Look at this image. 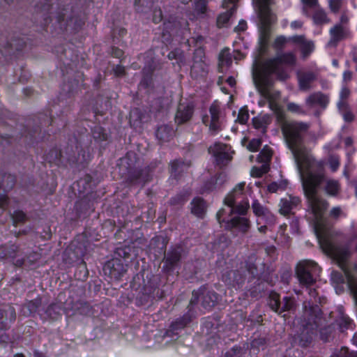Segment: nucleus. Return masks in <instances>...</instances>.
<instances>
[{
  "instance_id": "nucleus-1",
  "label": "nucleus",
  "mask_w": 357,
  "mask_h": 357,
  "mask_svg": "<svg viewBox=\"0 0 357 357\" xmlns=\"http://www.w3.org/2000/svg\"><path fill=\"white\" fill-rule=\"evenodd\" d=\"M296 63V56L293 52L278 53L275 57L266 59L261 63L256 60L252 67V77L260 94L266 98H269L267 86L270 77L275 75L280 80L287 79L289 75L286 67H293Z\"/></svg>"
},
{
  "instance_id": "nucleus-2",
  "label": "nucleus",
  "mask_w": 357,
  "mask_h": 357,
  "mask_svg": "<svg viewBox=\"0 0 357 357\" xmlns=\"http://www.w3.org/2000/svg\"><path fill=\"white\" fill-rule=\"evenodd\" d=\"M310 123L303 121H284L281 130L287 147L291 151L298 169L311 167L314 158L304 144L305 136L308 133Z\"/></svg>"
},
{
  "instance_id": "nucleus-3",
  "label": "nucleus",
  "mask_w": 357,
  "mask_h": 357,
  "mask_svg": "<svg viewBox=\"0 0 357 357\" xmlns=\"http://www.w3.org/2000/svg\"><path fill=\"white\" fill-rule=\"evenodd\" d=\"M323 172L307 174L301 178L302 187L308 204L317 219H321L328 206V202L318 195L320 185L324 181Z\"/></svg>"
},
{
  "instance_id": "nucleus-4",
  "label": "nucleus",
  "mask_w": 357,
  "mask_h": 357,
  "mask_svg": "<svg viewBox=\"0 0 357 357\" xmlns=\"http://www.w3.org/2000/svg\"><path fill=\"white\" fill-rule=\"evenodd\" d=\"M255 11L259 20V43L261 49L267 47L271 36L270 26L275 23L276 17L271 12L270 5L273 4V0H252Z\"/></svg>"
},
{
  "instance_id": "nucleus-5",
  "label": "nucleus",
  "mask_w": 357,
  "mask_h": 357,
  "mask_svg": "<svg viewBox=\"0 0 357 357\" xmlns=\"http://www.w3.org/2000/svg\"><path fill=\"white\" fill-rule=\"evenodd\" d=\"M220 300V296L218 293L206 286H202L198 290L192 291L188 305L194 309V306L199 303L204 310L209 312L218 305Z\"/></svg>"
},
{
  "instance_id": "nucleus-6",
  "label": "nucleus",
  "mask_w": 357,
  "mask_h": 357,
  "mask_svg": "<svg viewBox=\"0 0 357 357\" xmlns=\"http://www.w3.org/2000/svg\"><path fill=\"white\" fill-rule=\"evenodd\" d=\"M323 172L324 181L322 184L324 183V190L327 195L333 197H336L339 195L341 186L338 181L327 178L326 176L325 169L324 165L321 162H316L314 160V164L311 167H303L298 169L300 177L302 178L303 176H306L307 174L311 173L312 174H317L319 171Z\"/></svg>"
},
{
  "instance_id": "nucleus-7",
  "label": "nucleus",
  "mask_w": 357,
  "mask_h": 357,
  "mask_svg": "<svg viewBox=\"0 0 357 357\" xmlns=\"http://www.w3.org/2000/svg\"><path fill=\"white\" fill-rule=\"evenodd\" d=\"M303 308V315L298 321V325L310 330L317 331L323 320L321 308L319 306L313 305L311 301L304 302Z\"/></svg>"
},
{
  "instance_id": "nucleus-8",
  "label": "nucleus",
  "mask_w": 357,
  "mask_h": 357,
  "mask_svg": "<svg viewBox=\"0 0 357 357\" xmlns=\"http://www.w3.org/2000/svg\"><path fill=\"white\" fill-rule=\"evenodd\" d=\"M186 254L185 248L181 244L170 246L169 250L165 252L162 260L163 264L162 271L167 274L172 273L176 268L180 266L181 260L185 257Z\"/></svg>"
},
{
  "instance_id": "nucleus-9",
  "label": "nucleus",
  "mask_w": 357,
  "mask_h": 357,
  "mask_svg": "<svg viewBox=\"0 0 357 357\" xmlns=\"http://www.w3.org/2000/svg\"><path fill=\"white\" fill-rule=\"evenodd\" d=\"M319 267L316 262L312 260L301 261L296 266V274L300 284L303 287H312L316 282L314 274Z\"/></svg>"
},
{
  "instance_id": "nucleus-10",
  "label": "nucleus",
  "mask_w": 357,
  "mask_h": 357,
  "mask_svg": "<svg viewBox=\"0 0 357 357\" xmlns=\"http://www.w3.org/2000/svg\"><path fill=\"white\" fill-rule=\"evenodd\" d=\"M245 268L252 279L257 280V286L254 287L249 290L251 297L257 298L261 291L264 290V287H261V286L264 285L262 282H266L271 285H273L269 274L266 273H261L258 269L257 264L254 261L250 259L246 261Z\"/></svg>"
},
{
  "instance_id": "nucleus-11",
  "label": "nucleus",
  "mask_w": 357,
  "mask_h": 357,
  "mask_svg": "<svg viewBox=\"0 0 357 357\" xmlns=\"http://www.w3.org/2000/svg\"><path fill=\"white\" fill-rule=\"evenodd\" d=\"M268 305L273 311L278 314H281L287 311H294L296 307V301L294 297L284 296L281 300L280 294L275 291L270 293L268 298Z\"/></svg>"
},
{
  "instance_id": "nucleus-12",
  "label": "nucleus",
  "mask_w": 357,
  "mask_h": 357,
  "mask_svg": "<svg viewBox=\"0 0 357 357\" xmlns=\"http://www.w3.org/2000/svg\"><path fill=\"white\" fill-rule=\"evenodd\" d=\"M163 36L168 33L169 36L184 35L188 30V22L185 20H178L170 17L163 24Z\"/></svg>"
},
{
  "instance_id": "nucleus-13",
  "label": "nucleus",
  "mask_w": 357,
  "mask_h": 357,
  "mask_svg": "<svg viewBox=\"0 0 357 357\" xmlns=\"http://www.w3.org/2000/svg\"><path fill=\"white\" fill-rule=\"evenodd\" d=\"M227 146L221 144H215L208 149V152L215 158V165L220 168L227 166L232 160V156L227 151Z\"/></svg>"
},
{
  "instance_id": "nucleus-14",
  "label": "nucleus",
  "mask_w": 357,
  "mask_h": 357,
  "mask_svg": "<svg viewBox=\"0 0 357 357\" xmlns=\"http://www.w3.org/2000/svg\"><path fill=\"white\" fill-rule=\"evenodd\" d=\"M192 165L190 160L183 158H176L171 160L169 163L168 169L169 178L178 181L183 176L185 170L188 169Z\"/></svg>"
},
{
  "instance_id": "nucleus-15",
  "label": "nucleus",
  "mask_w": 357,
  "mask_h": 357,
  "mask_svg": "<svg viewBox=\"0 0 357 357\" xmlns=\"http://www.w3.org/2000/svg\"><path fill=\"white\" fill-rule=\"evenodd\" d=\"M86 88L84 76L83 73L78 72L75 73L73 78L70 79L68 82L63 85V90L68 93L69 97H73Z\"/></svg>"
},
{
  "instance_id": "nucleus-16",
  "label": "nucleus",
  "mask_w": 357,
  "mask_h": 357,
  "mask_svg": "<svg viewBox=\"0 0 357 357\" xmlns=\"http://www.w3.org/2000/svg\"><path fill=\"white\" fill-rule=\"evenodd\" d=\"M162 68V63L152 61L151 63L145 66L142 70V79L139 84L140 87L149 89L153 86V74L156 70Z\"/></svg>"
},
{
  "instance_id": "nucleus-17",
  "label": "nucleus",
  "mask_w": 357,
  "mask_h": 357,
  "mask_svg": "<svg viewBox=\"0 0 357 357\" xmlns=\"http://www.w3.org/2000/svg\"><path fill=\"white\" fill-rule=\"evenodd\" d=\"M139 298L142 304H146L152 299H162L165 296L164 291L160 289L153 281H149L143 289Z\"/></svg>"
},
{
  "instance_id": "nucleus-18",
  "label": "nucleus",
  "mask_w": 357,
  "mask_h": 357,
  "mask_svg": "<svg viewBox=\"0 0 357 357\" xmlns=\"http://www.w3.org/2000/svg\"><path fill=\"white\" fill-rule=\"evenodd\" d=\"M103 271L105 275H109L111 278L118 280L126 273V269L120 259H114L108 261L105 264Z\"/></svg>"
},
{
  "instance_id": "nucleus-19",
  "label": "nucleus",
  "mask_w": 357,
  "mask_h": 357,
  "mask_svg": "<svg viewBox=\"0 0 357 357\" xmlns=\"http://www.w3.org/2000/svg\"><path fill=\"white\" fill-rule=\"evenodd\" d=\"M188 312L182 317L176 319L172 322L169 326V331L174 333L186 327L195 318V312L191 305H188Z\"/></svg>"
},
{
  "instance_id": "nucleus-20",
  "label": "nucleus",
  "mask_w": 357,
  "mask_h": 357,
  "mask_svg": "<svg viewBox=\"0 0 357 357\" xmlns=\"http://www.w3.org/2000/svg\"><path fill=\"white\" fill-rule=\"evenodd\" d=\"M299 333L294 337V342L301 347H307L312 342L313 336L317 330H310L306 327L299 326Z\"/></svg>"
},
{
  "instance_id": "nucleus-21",
  "label": "nucleus",
  "mask_w": 357,
  "mask_h": 357,
  "mask_svg": "<svg viewBox=\"0 0 357 357\" xmlns=\"http://www.w3.org/2000/svg\"><path fill=\"white\" fill-rule=\"evenodd\" d=\"M194 107L192 105L181 104L178 107L175 116V122L177 125H181L189 121L192 117Z\"/></svg>"
},
{
  "instance_id": "nucleus-22",
  "label": "nucleus",
  "mask_w": 357,
  "mask_h": 357,
  "mask_svg": "<svg viewBox=\"0 0 357 357\" xmlns=\"http://www.w3.org/2000/svg\"><path fill=\"white\" fill-rule=\"evenodd\" d=\"M330 33L331 35V39L329 42V45H336L339 41L348 38L350 35L349 29L340 24H337L331 28Z\"/></svg>"
},
{
  "instance_id": "nucleus-23",
  "label": "nucleus",
  "mask_w": 357,
  "mask_h": 357,
  "mask_svg": "<svg viewBox=\"0 0 357 357\" xmlns=\"http://www.w3.org/2000/svg\"><path fill=\"white\" fill-rule=\"evenodd\" d=\"M211 114L209 130L212 134H215L221 130V121L220 118V108L217 105L213 104L209 109Z\"/></svg>"
},
{
  "instance_id": "nucleus-24",
  "label": "nucleus",
  "mask_w": 357,
  "mask_h": 357,
  "mask_svg": "<svg viewBox=\"0 0 357 357\" xmlns=\"http://www.w3.org/2000/svg\"><path fill=\"white\" fill-rule=\"evenodd\" d=\"M328 102V96L321 92L313 93L306 99V104L311 107L317 105L322 109H325Z\"/></svg>"
},
{
  "instance_id": "nucleus-25",
  "label": "nucleus",
  "mask_w": 357,
  "mask_h": 357,
  "mask_svg": "<svg viewBox=\"0 0 357 357\" xmlns=\"http://www.w3.org/2000/svg\"><path fill=\"white\" fill-rule=\"evenodd\" d=\"M301 203V199L298 197L289 195L288 198H283L280 200V208L279 212L284 215H288L291 213L293 208H296Z\"/></svg>"
},
{
  "instance_id": "nucleus-26",
  "label": "nucleus",
  "mask_w": 357,
  "mask_h": 357,
  "mask_svg": "<svg viewBox=\"0 0 357 357\" xmlns=\"http://www.w3.org/2000/svg\"><path fill=\"white\" fill-rule=\"evenodd\" d=\"M15 319L16 313L13 307L0 309V329L6 330L8 328V322H13Z\"/></svg>"
},
{
  "instance_id": "nucleus-27",
  "label": "nucleus",
  "mask_w": 357,
  "mask_h": 357,
  "mask_svg": "<svg viewBox=\"0 0 357 357\" xmlns=\"http://www.w3.org/2000/svg\"><path fill=\"white\" fill-rule=\"evenodd\" d=\"M204 55V51L202 49L196 50L194 52L193 64L191 67V73L196 75L204 73L206 64L202 60Z\"/></svg>"
},
{
  "instance_id": "nucleus-28",
  "label": "nucleus",
  "mask_w": 357,
  "mask_h": 357,
  "mask_svg": "<svg viewBox=\"0 0 357 357\" xmlns=\"http://www.w3.org/2000/svg\"><path fill=\"white\" fill-rule=\"evenodd\" d=\"M299 87L301 91H308L311 88V83L317 79L313 72H301L298 73Z\"/></svg>"
},
{
  "instance_id": "nucleus-29",
  "label": "nucleus",
  "mask_w": 357,
  "mask_h": 357,
  "mask_svg": "<svg viewBox=\"0 0 357 357\" xmlns=\"http://www.w3.org/2000/svg\"><path fill=\"white\" fill-rule=\"evenodd\" d=\"M244 186L245 183H238L225 198V204L233 207L236 201L243 195Z\"/></svg>"
},
{
  "instance_id": "nucleus-30",
  "label": "nucleus",
  "mask_w": 357,
  "mask_h": 357,
  "mask_svg": "<svg viewBox=\"0 0 357 357\" xmlns=\"http://www.w3.org/2000/svg\"><path fill=\"white\" fill-rule=\"evenodd\" d=\"M191 205L192 213L198 218H203L207 209L204 199L202 197H195L192 199Z\"/></svg>"
},
{
  "instance_id": "nucleus-31",
  "label": "nucleus",
  "mask_w": 357,
  "mask_h": 357,
  "mask_svg": "<svg viewBox=\"0 0 357 357\" xmlns=\"http://www.w3.org/2000/svg\"><path fill=\"white\" fill-rule=\"evenodd\" d=\"M138 160L137 154L133 151L128 152L125 157L120 160L119 167L121 169H126L128 171L136 168Z\"/></svg>"
},
{
  "instance_id": "nucleus-32",
  "label": "nucleus",
  "mask_w": 357,
  "mask_h": 357,
  "mask_svg": "<svg viewBox=\"0 0 357 357\" xmlns=\"http://www.w3.org/2000/svg\"><path fill=\"white\" fill-rule=\"evenodd\" d=\"M147 174H144V171L141 169L135 168L133 170L128 171V181L130 184H137L142 183L143 184L147 181Z\"/></svg>"
},
{
  "instance_id": "nucleus-33",
  "label": "nucleus",
  "mask_w": 357,
  "mask_h": 357,
  "mask_svg": "<svg viewBox=\"0 0 357 357\" xmlns=\"http://www.w3.org/2000/svg\"><path fill=\"white\" fill-rule=\"evenodd\" d=\"M225 282L233 287L239 286L245 281V275L239 270L230 271L225 275Z\"/></svg>"
},
{
  "instance_id": "nucleus-34",
  "label": "nucleus",
  "mask_w": 357,
  "mask_h": 357,
  "mask_svg": "<svg viewBox=\"0 0 357 357\" xmlns=\"http://www.w3.org/2000/svg\"><path fill=\"white\" fill-rule=\"evenodd\" d=\"M174 135L173 128L168 125H162L156 130V137L162 142H169Z\"/></svg>"
},
{
  "instance_id": "nucleus-35",
  "label": "nucleus",
  "mask_w": 357,
  "mask_h": 357,
  "mask_svg": "<svg viewBox=\"0 0 357 357\" xmlns=\"http://www.w3.org/2000/svg\"><path fill=\"white\" fill-rule=\"evenodd\" d=\"M337 107L346 122L351 123L354 120V114L347 100H340Z\"/></svg>"
},
{
  "instance_id": "nucleus-36",
  "label": "nucleus",
  "mask_w": 357,
  "mask_h": 357,
  "mask_svg": "<svg viewBox=\"0 0 357 357\" xmlns=\"http://www.w3.org/2000/svg\"><path fill=\"white\" fill-rule=\"evenodd\" d=\"M227 222L230 223L231 227L238 228L243 233L247 232L250 227L249 220L245 218L234 217L227 220Z\"/></svg>"
},
{
  "instance_id": "nucleus-37",
  "label": "nucleus",
  "mask_w": 357,
  "mask_h": 357,
  "mask_svg": "<svg viewBox=\"0 0 357 357\" xmlns=\"http://www.w3.org/2000/svg\"><path fill=\"white\" fill-rule=\"evenodd\" d=\"M311 16L314 22L318 25L328 23L330 21L326 13L320 8V6H318L316 9L312 10Z\"/></svg>"
},
{
  "instance_id": "nucleus-38",
  "label": "nucleus",
  "mask_w": 357,
  "mask_h": 357,
  "mask_svg": "<svg viewBox=\"0 0 357 357\" xmlns=\"http://www.w3.org/2000/svg\"><path fill=\"white\" fill-rule=\"evenodd\" d=\"M252 208L255 215L258 217L273 218L270 211L263 206L257 200L252 202Z\"/></svg>"
},
{
  "instance_id": "nucleus-39",
  "label": "nucleus",
  "mask_w": 357,
  "mask_h": 357,
  "mask_svg": "<svg viewBox=\"0 0 357 357\" xmlns=\"http://www.w3.org/2000/svg\"><path fill=\"white\" fill-rule=\"evenodd\" d=\"M16 183V178L10 174H4L3 176L1 186L4 192H7L13 189Z\"/></svg>"
},
{
  "instance_id": "nucleus-40",
  "label": "nucleus",
  "mask_w": 357,
  "mask_h": 357,
  "mask_svg": "<svg viewBox=\"0 0 357 357\" xmlns=\"http://www.w3.org/2000/svg\"><path fill=\"white\" fill-rule=\"evenodd\" d=\"M303 13L307 17H311L312 10L319 6L318 0H301Z\"/></svg>"
},
{
  "instance_id": "nucleus-41",
  "label": "nucleus",
  "mask_w": 357,
  "mask_h": 357,
  "mask_svg": "<svg viewBox=\"0 0 357 357\" xmlns=\"http://www.w3.org/2000/svg\"><path fill=\"white\" fill-rule=\"evenodd\" d=\"M63 157L62 153L60 150L54 148L50 151L46 155V159L50 163L59 165L61 162V158Z\"/></svg>"
},
{
  "instance_id": "nucleus-42",
  "label": "nucleus",
  "mask_w": 357,
  "mask_h": 357,
  "mask_svg": "<svg viewBox=\"0 0 357 357\" xmlns=\"http://www.w3.org/2000/svg\"><path fill=\"white\" fill-rule=\"evenodd\" d=\"M232 63V59L229 50L228 48L223 49L219 54V66H229Z\"/></svg>"
},
{
  "instance_id": "nucleus-43",
  "label": "nucleus",
  "mask_w": 357,
  "mask_h": 357,
  "mask_svg": "<svg viewBox=\"0 0 357 357\" xmlns=\"http://www.w3.org/2000/svg\"><path fill=\"white\" fill-rule=\"evenodd\" d=\"M271 122L270 117L268 116H263L261 117H255L252 119V125L256 129L263 128L266 129V127ZM265 132V130H264Z\"/></svg>"
},
{
  "instance_id": "nucleus-44",
  "label": "nucleus",
  "mask_w": 357,
  "mask_h": 357,
  "mask_svg": "<svg viewBox=\"0 0 357 357\" xmlns=\"http://www.w3.org/2000/svg\"><path fill=\"white\" fill-rule=\"evenodd\" d=\"M306 288L309 290L308 294L310 296V298L308 301H311L313 305L319 306L318 303L322 304L326 303V298L324 297L318 296V292L315 289H312L311 287Z\"/></svg>"
},
{
  "instance_id": "nucleus-45",
  "label": "nucleus",
  "mask_w": 357,
  "mask_h": 357,
  "mask_svg": "<svg viewBox=\"0 0 357 357\" xmlns=\"http://www.w3.org/2000/svg\"><path fill=\"white\" fill-rule=\"evenodd\" d=\"M93 139L97 142L106 141L107 139V134L105 129L99 126H95L92 130Z\"/></svg>"
},
{
  "instance_id": "nucleus-46",
  "label": "nucleus",
  "mask_w": 357,
  "mask_h": 357,
  "mask_svg": "<svg viewBox=\"0 0 357 357\" xmlns=\"http://www.w3.org/2000/svg\"><path fill=\"white\" fill-rule=\"evenodd\" d=\"M236 10V6L234 5L233 7L226 13L220 14L217 19V25L219 28L222 27L229 20L231 15Z\"/></svg>"
},
{
  "instance_id": "nucleus-47",
  "label": "nucleus",
  "mask_w": 357,
  "mask_h": 357,
  "mask_svg": "<svg viewBox=\"0 0 357 357\" xmlns=\"http://www.w3.org/2000/svg\"><path fill=\"white\" fill-rule=\"evenodd\" d=\"M249 204L248 202H241L238 205L234 206L233 207H230L229 215L232 213H238L239 215H245L246 214L248 208Z\"/></svg>"
},
{
  "instance_id": "nucleus-48",
  "label": "nucleus",
  "mask_w": 357,
  "mask_h": 357,
  "mask_svg": "<svg viewBox=\"0 0 357 357\" xmlns=\"http://www.w3.org/2000/svg\"><path fill=\"white\" fill-rule=\"evenodd\" d=\"M269 170L268 163H264L260 167H254L251 170V176L256 178L261 177Z\"/></svg>"
},
{
  "instance_id": "nucleus-49",
  "label": "nucleus",
  "mask_w": 357,
  "mask_h": 357,
  "mask_svg": "<svg viewBox=\"0 0 357 357\" xmlns=\"http://www.w3.org/2000/svg\"><path fill=\"white\" fill-rule=\"evenodd\" d=\"M314 50V43L312 41L305 40L301 46L302 56L305 59Z\"/></svg>"
},
{
  "instance_id": "nucleus-50",
  "label": "nucleus",
  "mask_w": 357,
  "mask_h": 357,
  "mask_svg": "<svg viewBox=\"0 0 357 357\" xmlns=\"http://www.w3.org/2000/svg\"><path fill=\"white\" fill-rule=\"evenodd\" d=\"M331 357H357V352H350L348 348L343 347L334 352Z\"/></svg>"
},
{
  "instance_id": "nucleus-51",
  "label": "nucleus",
  "mask_w": 357,
  "mask_h": 357,
  "mask_svg": "<svg viewBox=\"0 0 357 357\" xmlns=\"http://www.w3.org/2000/svg\"><path fill=\"white\" fill-rule=\"evenodd\" d=\"M289 39L283 36L277 37L273 44V47L278 52H281L285 47Z\"/></svg>"
},
{
  "instance_id": "nucleus-52",
  "label": "nucleus",
  "mask_w": 357,
  "mask_h": 357,
  "mask_svg": "<svg viewBox=\"0 0 357 357\" xmlns=\"http://www.w3.org/2000/svg\"><path fill=\"white\" fill-rule=\"evenodd\" d=\"M60 307L56 304H51L48 306L46 313L52 319H57L59 314Z\"/></svg>"
},
{
  "instance_id": "nucleus-53",
  "label": "nucleus",
  "mask_w": 357,
  "mask_h": 357,
  "mask_svg": "<svg viewBox=\"0 0 357 357\" xmlns=\"http://www.w3.org/2000/svg\"><path fill=\"white\" fill-rule=\"evenodd\" d=\"M268 342V340L265 337H257V338H255L252 343H251V346L252 348H257V349H260L261 348L262 349H264V347H266V345L267 344Z\"/></svg>"
},
{
  "instance_id": "nucleus-54",
  "label": "nucleus",
  "mask_w": 357,
  "mask_h": 357,
  "mask_svg": "<svg viewBox=\"0 0 357 357\" xmlns=\"http://www.w3.org/2000/svg\"><path fill=\"white\" fill-rule=\"evenodd\" d=\"M168 243V239L167 237L163 236H157L152 238L151 244H158L160 246V250L166 248Z\"/></svg>"
},
{
  "instance_id": "nucleus-55",
  "label": "nucleus",
  "mask_w": 357,
  "mask_h": 357,
  "mask_svg": "<svg viewBox=\"0 0 357 357\" xmlns=\"http://www.w3.org/2000/svg\"><path fill=\"white\" fill-rule=\"evenodd\" d=\"M185 202L186 198L184 195L177 194L169 199V204L171 206H179L183 204Z\"/></svg>"
},
{
  "instance_id": "nucleus-56",
  "label": "nucleus",
  "mask_w": 357,
  "mask_h": 357,
  "mask_svg": "<svg viewBox=\"0 0 357 357\" xmlns=\"http://www.w3.org/2000/svg\"><path fill=\"white\" fill-rule=\"evenodd\" d=\"M167 57L169 60L176 59L179 62H183L184 60L183 53L180 50H174L171 51L168 54Z\"/></svg>"
},
{
  "instance_id": "nucleus-57",
  "label": "nucleus",
  "mask_w": 357,
  "mask_h": 357,
  "mask_svg": "<svg viewBox=\"0 0 357 357\" xmlns=\"http://www.w3.org/2000/svg\"><path fill=\"white\" fill-rule=\"evenodd\" d=\"M13 219L15 224L24 223L26 219V216L23 211H17L13 213Z\"/></svg>"
},
{
  "instance_id": "nucleus-58",
  "label": "nucleus",
  "mask_w": 357,
  "mask_h": 357,
  "mask_svg": "<svg viewBox=\"0 0 357 357\" xmlns=\"http://www.w3.org/2000/svg\"><path fill=\"white\" fill-rule=\"evenodd\" d=\"M41 299L36 298L34 300L30 301L27 303V307L30 312H36L38 307L41 305Z\"/></svg>"
},
{
  "instance_id": "nucleus-59",
  "label": "nucleus",
  "mask_w": 357,
  "mask_h": 357,
  "mask_svg": "<svg viewBox=\"0 0 357 357\" xmlns=\"http://www.w3.org/2000/svg\"><path fill=\"white\" fill-rule=\"evenodd\" d=\"M287 108L288 111L293 112V113H297L301 114H305L303 109L298 105L294 103V102H289L287 105Z\"/></svg>"
},
{
  "instance_id": "nucleus-60",
  "label": "nucleus",
  "mask_w": 357,
  "mask_h": 357,
  "mask_svg": "<svg viewBox=\"0 0 357 357\" xmlns=\"http://www.w3.org/2000/svg\"><path fill=\"white\" fill-rule=\"evenodd\" d=\"M195 9L197 12L204 13L206 10V0H195Z\"/></svg>"
},
{
  "instance_id": "nucleus-61",
  "label": "nucleus",
  "mask_w": 357,
  "mask_h": 357,
  "mask_svg": "<svg viewBox=\"0 0 357 357\" xmlns=\"http://www.w3.org/2000/svg\"><path fill=\"white\" fill-rule=\"evenodd\" d=\"M249 119V114L246 109H241L237 117V121L241 124H245Z\"/></svg>"
},
{
  "instance_id": "nucleus-62",
  "label": "nucleus",
  "mask_w": 357,
  "mask_h": 357,
  "mask_svg": "<svg viewBox=\"0 0 357 357\" xmlns=\"http://www.w3.org/2000/svg\"><path fill=\"white\" fill-rule=\"evenodd\" d=\"M261 145V140L260 139H252L247 146V148L250 151H257Z\"/></svg>"
},
{
  "instance_id": "nucleus-63",
  "label": "nucleus",
  "mask_w": 357,
  "mask_h": 357,
  "mask_svg": "<svg viewBox=\"0 0 357 357\" xmlns=\"http://www.w3.org/2000/svg\"><path fill=\"white\" fill-rule=\"evenodd\" d=\"M259 158L262 162L267 163V162L270 161L272 158L271 150L264 149L260 153Z\"/></svg>"
},
{
  "instance_id": "nucleus-64",
  "label": "nucleus",
  "mask_w": 357,
  "mask_h": 357,
  "mask_svg": "<svg viewBox=\"0 0 357 357\" xmlns=\"http://www.w3.org/2000/svg\"><path fill=\"white\" fill-rule=\"evenodd\" d=\"M19 251V247L15 244L11 245L10 246H6V256L8 258H14L16 255V253Z\"/></svg>"
}]
</instances>
